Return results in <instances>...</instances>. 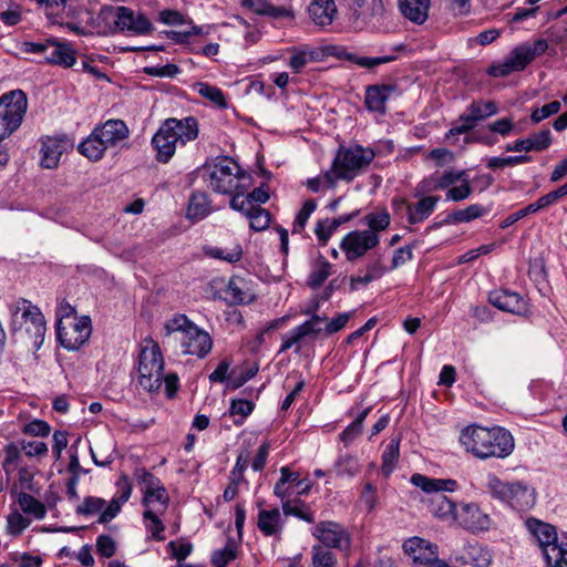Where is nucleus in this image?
Segmentation results:
<instances>
[{
	"instance_id": "obj_1",
	"label": "nucleus",
	"mask_w": 567,
	"mask_h": 567,
	"mask_svg": "<svg viewBox=\"0 0 567 567\" xmlns=\"http://www.w3.org/2000/svg\"><path fill=\"white\" fill-rule=\"evenodd\" d=\"M10 332L14 342L30 351H38L45 338L47 323L40 308L20 298L9 305Z\"/></svg>"
},
{
	"instance_id": "obj_2",
	"label": "nucleus",
	"mask_w": 567,
	"mask_h": 567,
	"mask_svg": "<svg viewBox=\"0 0 567 567\" xmlns=\"http://www.w3.org/2000/svg\"><path fill=\"white\" fill-rule=\"evenodd\" d=\"M460 443L467 452L480 458H504L514 450L512 434L499 426H466L460 434Z\"/></svg>"
},
{
	"instance_id": "obj_3",
	"label": "nucleus",
	"mask_w": 567,
	"mask_h": 567,
	"mask_svg": "<svg viewBox=\"0 0 567 567\" xmlns=\"http://www.w3.org/2000/svg\"><path fill=\"white\" fill-rule=\"evenodd\" d=\"M198 136V122L193 116L184 118H167L159 126L152 138V147L155 158L159 163H168L176 153L177 147H183Z\"/></svg>"
},
{
	"instance_id": "obj_4",
	"label": "nucleus",
	"mask_w": 567,
	"mask_h": 567,
	"mask_svg": "<svg viewBox=\"0 0 567 567\" xmlns=\"http://www.w3.org/2000/svg\"><path fill=\"white\" fill-rule=\"evenodd\" d=\"M138 384L147 392L157 391L163 380L167 395L172 398L177 390V378L173 374L164 378V359L158 344L151 338L142 340L138 354Z\"/></svg>"
},
{
	"instance_id": "obj_5",
	"label": "nucleus",
	"mask_w": 567,
	"mask_h": 567,
	"mask_svg": "<svg viewBox=\"0 0 567 567\" xmlns=\"http://www.w3.org/2000/svg\"><path fill=\"white\" fill-rule=\"evenodd\" d=\"M205 181L214 192L225 195L235 192H247L252 183L250 174L227 156L216 158L206 166Z\"/></svg>"
},
{
	"instance_id": "obj_6",
	"label": "nucleus",
	"mask_w": 567,
	"mask_h": 567,
	"mask_svg": "<svg viewBox=\"0 0 567 567\" xmlns=\"http://www.w3.org/2000/svg\"><path fill=\"white\" fill-rule=\"evenodd\" d=\"M411 483L427 494H434L430 498V511L435 517L454 524L458 507L441 492L456 491L458 483L455 480L434 478L415 473L411 476Z\"/></svg>"
},
{
	"instance_id": "obj_7",
	"label": "nucleus",
	"mask_w": 567,
	"mask_h": 567,
	"mask_svg": "<svg viewBox=\"0 0 567 567\" xmlns=\"http://www.w3.org/2000/svg\"><path fill=\"white\" fill-rule=\"evenodd\" d=\"M166 336L177 334L182 352L205 358L212 350L213 340L207 331L193 323L186 316L176 315L164 324Z\"/></svg>"
},
{
	"instance_id": "obj_8",
	"label": "nucleus",
	"mask_w": 567,
	"mask_h": 567,
	"mask_svg": "<svg viewBox=\"0 0 567 567\" xmlns=\"http://www.w3.org/2000/svg\"><path fill=\"white\" fill-rule=\"evenodd\" d=\"M485 489L493 499L515 511H527L536 503L535 489L527 483L504 482L492 473L486 477Z\"/></svg>"
},
{
	"instance_id": "obj_9",
	"label": "nucleus",
	"mask_w": 567,
	"mask_h": 567,
	"mask_svg": "<svg viewBox=\"0 0 567 567\" xmlns=\"http://www.w3.org/2000/svg\"><path fill=\"white\" fill-rule=\"evenodd\" d=\"M132 491L130 478L122 475L116 482V493L110 502L101 497L87 496L78 506L76 513L84 516L99 515L97 522L106 524L117 516L122 506L130 499Z\"/></svg>"
},
{
	"instance_id": "obj_10",
	"label": "nucleus",
	"mask_w": 567,
	"mask_h": 567,
	"mask_svg": "<svg viewBox=\"0 0 567 567\" xmlns=\"http://www.w3.org/2000/svg\"><path fill=\"white\" fill-rule=\"evenodd\" d=\"M375 154L370 147L358 144L341 146L333 158L331 168L338 181L351 182L368 168Z\"/></svg>"
},
{
	"instance_id": "obj_11",
	"label": "nucleus",
	"mask_w": 567,
	"mask_h": 567,
	"mask_svg": "<svg viewBox=\"0 0 567 567\" xmlns=\"http://www.w3.org/2000/svg\"><path fill=\"white\" fill-rule=\"evenodd\" d=\"M28 109L27 95L21 90L7 92L0 97V143L22 124Z\"/></svg>"
},
{
	"instance_id": "obj_12",
	"label": "nucleus",
	"mask_w": 567,
	"mask_h": 567,
	"mask_svg": "<svg viewBox=\"0 0 567 567\" xmlns=\"http://www.w3.org/2000/svg\"><path fill=\"white\" fill-rule=\"evenodd\" d=\"M134 477L143 494L144 511L165 514L169 504V495L162 482L145 468H136Z\"/></svg>"
},
{
	"instance_id": "obj_13",
	"label": "nucleus",
	"mask_w": 567,
	"mask_h": 567,
	"mask_svg": "<svg viewBox=\"0 0 567 567\" xmlns=\"http://www.w3.org/2000/svg\"><path fill=\"white\" fill-rule=\"evenodd\" d=\"M92 332L89 317L61 318L56 324V337L60 344L66 350L80 349L90 338Z\"/></svg>"
},
{
	"instance_id": "obj_14",
	"label": "nucleus",
	"mask_w": 567,
	"mask_h": 567,
	"mask_svg": "<svg viewBox=\"0 0 567 567\" xmlns=\"http://www.w3.org/2000/svg\"><path fill=\"white\" fill-rule=\"evenodd\" d=\"M101 17L104 20L112 21L118 31L144 35L153 30L151 21L145 16L135 14L133 10L126 7L103 8Z\"/></svg>"
},
{
	"instance_id": "obj_15",
	"label": "nucleus",
	"mask_w": 567,
	"mask_h": 567,
	"mask_svg": "<svg viewBox=\"0 0 567 567\" xmlns=\"http://www.w3.org/2000/svg\"><path fill=\"white\" fill-rule=\"evenodd\" d=\"M311 535L319 540V545L327 549H336L349 554L352 538L349 530L341 524L333 520H323L315 525Z\"/></svg>"
},
{
	"instance_id": "obj_16",
	"label": "nucleus",
	"mask_w": 567,
	"mask_h": 567,
	"mask_svg": "<svg viewBox=\"0 0 567 567\" xmlns=\"http://www.w3.org/2000/svg\"><path fill=\"white\" fill-rule=\"evenodd\" d=\"M498 113V107L493 101H473L466 109V112L460 115L455 124L446 134L445 140L450 141L456 135H461L473 130L480 121L491 117Z\"/></svg>"
},
{
	"instance_id": "obj_17",
	"label": "nucleus",
	"mask_w": 567,
	"mask_h": 567,
	"mask_svg": "<svg viewBox=\"0 0 567 567\" xmlns=\"http://www.w3.org/2000/svg\"><path fill=\"white\" fill-rule=\"evenodd\" d=\"M379 243L380 236L373 230H352L342 238L340 249L348 261H354L377 247Z\"/></svg>"
},
{
	"instance_id": "obj_18",
	"label": "nucleus",
	"mask_w": 567,
	"mask_h": 567,
	"mask_svg": "<svg viewBox=\"0 0 567 567\" xmlns=\"http://www.w3.org/2000/svg\"><path fill=\"white\" fill-rule=\"evenodd\" d=\"M420 198L415 203L406 202L405 199H394L393 205L395 210H405L406 220L409 224H420L426 220L435 210L440 196H423L419 195Z\"/></svg>"
},
{
	"instance_id": "obj_19",
	"label": "nucleus",
	"mask_w": 567,
	"mask_h": 567,
	"mask_svg": "<svg viewBox=\"0 0 567 567\" xmlns=\"http://www.w3.org/2000/svg\"><path fill=\"white\" fill-rule=\"evenodd\" d=\"M454 524L472 533H481L491 528L492 518L476 503H463L457 509Z\"/></svg>"
},
{
	"instance_id": "obj_20",
	"label": "nucleus",
	"mask_w": 567,
	"mask_h": 567,
	"mask_svg": "<svg viewBox=\"0 0 567 567\" xmlns=\"http://www.w3.org/2000/svg\"><path fill=\"white\" fill-rule=\"evenodd\" d=\"M403 550L411 558L413 567H424L440 559L437 546L417 536L406 539L403 543Z\"/></svg>"
},
{
	"instance_id": "obj_21",
	"label": "nucleus",
	"mask_w": 567,
	"mask_h": 567,
	"mask_svg": "<svg viewBox=\"0 0 567 567\" xmlns=\"http://www.w3.org/2000/svg\"><path fill=\"white\" fill-rule=\"evenodd\" d=\"M548 49V42L545 39H536L533 42H524L515 47L507 55L511 65L516 72L523 71L530 64L535 58L540 56Z\"/></svg>"
},
{
	"instance_id": "obj_22",
	"label": "nucleus",
	"mask_w": 567,
	"mask_h": 567,
	"mask_svg": "<svg viewBox=\"0 0 567 567\" xmlns=\"http://www.w3.org/2000/svg\"><path fill=\"white\" fill-rule=\"evenodd\" d=\"M70 147L66 138L47 136L41 140L40 165L47 169L58 167L61 156Z\"/></svg>"
},
{
	"instance_id": "obj_23",
	"label": "nucleus",
	"mask_w": 567,
	"mask_h": 567,
	"mask_svg": "<svg viewBox=\"0 0 567 567\" xmlns=\"http://www.w3.org/2000/svg\"><path fill=\"white\" fill-rule=\"evenodd\" d=\"M203 252L206 257L227 264H236L243 258L241 244L235 238L229 237L228 241L218 245H205Z\"/></svg>"
},
{
	"instance_id": "obj_24",
	"label": "nucleus",
	"mask_w": 567,
	"mask_h": 567,
	"mask_svg": "<svg viewBox=\"0 0 567 567\" xmlns=\"http://www.w3.org/2000/svg\"><path fill=\"white\" fill-rule=\"evenodd\" d=\"M526 524L529 533L536 539L539 548L542 549L544 559H546L547 549L556 545L560 535L557 534L553 525L537 519H528Z\"/></svg>"
},
{
	"instance_id": "obj_25",
	"label": "nucleus",
	"mask_w": 567,
	"mask_h": 567,
	"mask_svg": "<svg viewBox=\"0 0 567 567\" xmlns=\"http://www.w3.org/2000/svg\"><path fill=\"white\" fill-rule=\"evenodd\" d=\"M488 301L497 309L515 315L525 312L526 302L516 292L509 290H494L488 295Z\"/></svg>"
},
{
	"instance_id": "obj_26",
	"label": "nucleus",
	"mask_w": 567,
	"mask_h": 567,
	"mask_svg": "<svg viewBox=\"0 0 567 567\" xmlns=\"http://www.w3.org/2000/svg\"><path fill=\"white\" fill-rule=\"evenodd\" d=\"M257 527L264 536L279 537L285 527V519L279 508L260 509L257 517Z\"/></svg>"
},
{
	"instance_id": "obj_27",
	"label": "nucleus",
	"mask_w": 567,
	"mask_h": 567,
	"mask_svg": "<svg viewBox=\"0 0 567 567\" xmlns=\"http://www.w3.org/2000/svg\"><path fill=\"white\" fill-rule=\"evenodd\" d=\"M95 130L109 148L126 140L130 135V130L122 120H107L102 125L96 126Z\"/></svg>"
},
{
	"instance_id": "obj_28",
	"label": "nucleus",
	"mask_w": 567,
	"mask_h": 567,
	"mask_svg": "<svg viewBox=\"0 0 567 567\" xmlns=\"http://www.w3.org/2000/svg\"><path fill=\"white\" fill-rule=\"evenodd\" d=\"M241 6L259 16H266L275 20L293 19L291 8L275 7L268 0H240Z\"/></svg>"
},
{
	"instance_id": "obj_29",
	"label": "nucleus",
	"mask_w": 567,
	"mask_h": 567,
	"mask_svg": "<svg viewBox=\"0 0 567 567\" xmlns=\"http://www.w3.org/2000/svg\"><path fill=\"white\" fill-rule=\"evenodd\" d=\"M14 499L19 506L18 509L24 516L29 517L30 522L42 520L45 518L48 512L45 504L30 493L17 492Z\"/></svg>"
},
{
	"instance_id": "obj_30",
	"label": "nucleus",
	"mask_w": 567,
	"mask_h": 567,
	"mask_svg": "<svg viewBox=\"0 0 567 567\" xmlns=\"http://www.w3.org/2000/svg\"><path fill=\"white\" fill-rule=\"evenodd\" d=\"M392 92L393 87L385 84L367 86L364 104L368 111L384 114L386 101Z\"/></svg>"
},
{
	"instance_id": "obj_31",
	"label": "nucleus",
	"mask_w": 567,
	"mask_h": 567,
	"mask_svg": "<svg viewBox=\"0 0 567 567\" xmlns=\"http://www.w3.org/2000/svg\"><path fill=\"white\" fill-rule=\"evenodd\" d=\"M308 12L319 27H327L332 23L337 14V6L334 0H313L308 7Z\"/></svg>"
},
{
	"instance_id": "obj_32",
	"label": "nucleus",
	"mask_w": 567,
	"mask_h": 567,
	"mask_svg": "<svg viewBox=\"0 0 567 567\" xmlns=\"http://www.w3.org/2000/svg\"><path fill=\"white\" fill-rule=\"evenodd\" d=\"M45 60L48 63L71 68L75 64V52L68 43L58 42L50 39V49L47 52Z\"/></svg>"
},
{
	"instance_id": "obj_33",
	"label": "nucleus",
	"mask_w": 567,
	"mask_h": 567,
	"mask_svg": "<svg viewBox=\"0 0 567 567\" xmlns=\"http://www.w3.org/2000/svg\"><path fill=\"white\" fill-rule=\"evenodd\" d=\"M456 560L463 565H471L473 567H488L492 563L491 553L477 543L466 544L464 546V554L457 557Z\"/></svg>"
},
{
	"instance_id": "obj_34",
	"label": "nucleus",
	"mask_w": 567,
	"mask_h": 567,
	"mask_svg": "<svg viewBox=\"0 0 567 567\" xmlns=\"http://www.w3.org/2000/svg\"><path fill=\"white\" fill-rule=\"evenodd\" d=\"M0 457L1 468L7 476V481H9L11 475L14 474L17 470L23 466V455L21 449L14 442L8 443L2 449Z\"/></svg>"
},
{
	"instance_id": "obj_35",
	"label": "nucleus",
	"mask_w": 567,
	"mask_h": 567,
	"mask_svg": "<svg viewBox=\"0 0 567 567\" xmlns=\"http://www.w3.org/2000/svg\"><path fill=\"white\" fill-rule=\"evenodd\" d=\"M431 0H400V11L410 21L421 24L427 19Z\"/></svg>"
},
{
	"instance_id": "obj_36",
	"label": "nucleus",
	"mask_w": 567,
	"mask_h": 567,
	"mask_svg": "<svg viewBox=\"0 0 567 567\" xmlns=\"http://www.w3.org/2000/svg\"><path fill=\"white\" fill-rule=\"evenodd\" d=\"M107 148L95 128L78 146L79 152L91 161L101 159Z\"/></svg>"
},
{
	"instance_id": "obj_37",
	"label": "nucleus",
	"mask_w": 567,
	"mask_h": 567,
	"mask_svg": "<svg viewBox=\"0 0 567 567\" xmlns=\"http://www.w3.org/2000/svg\"><path fill=\"white\" fill-rule=\"evenodd\" d=\"M164 514L143 511V524L146 529V538L156 542L165 540V524L162 519Z\"/></svg>"
},
{
	"instance_id": "obj_38",
	"label": "nucleus",
	"mask_w": 567,
	"mask_h": 567,
	"mask_svg": "<svg viewBox=\"0 0 567 567\" xmlns=\"http://www.w3.org/2000/svg\"><path fill=\"white\" fill-rule=\"evenodd\" d=\"M194 91L198 93L199 96L207 100L214 106L225 110L229 106L228 100L224 92L207 82H197L193 86Z\"/></svg>"
},
{
	"instance_id": "obj_39",
	"label": "nucleus",
	"mask_w": 567,
	"mask_h": 567,
	"mask_svg": "<svg viewBox=\"0 0 567 567\" xmlns=\"http://www.w3.org/2000/svg\"><path fill=\"white\" fill-rule=\"evenodd\" d=\"M212 213L210 202L207 194L194 193L189 198L187 207V218L198 221L207 217Z\"/></svg>"
},
{
	"instance_id": "obj_40",
	"label": "nucleus",
	"mask_w": 567,
	"mask_h": 567,
	"mask_svg": "<svg viewBox=\"0 0 567 567\" xmlns=\"http://www.w3.org/2000/svg\"><path fill=\"white\" fill-rule=\"evenodd\" d=\"M333 468L337 476L353 478L360 473L361 464L357 456L351 454H341L337 457Z\"/></svg>"
},
{
	"instance_id": "obj_41",
	"label": "nucleus",
	"mask_w": 567,
	"mask_h": 567,
	"mask_svg": "<svg viewBox=\"0 0 567 567\" xmlns=\"http://www.w3.org/2000/svg\"><path fill=\"white\" fill-rule=\"evenodd\" d=\"M333 265L320 256L312 265L308 277V285L316 289L320 287L331 275Z\"/></svg>"
},
{
	"instance_id": "obj_42",
	"label": "nucleus",
	"mask_w": 567,
	"mask_h": 567,
	"mask_svg": "<svg viewBox=\"0 0 567 567\" xmlns=\"http://www.w3.org/2000/svg\"><path fill=\"white\" fill-rule=\"evenodd\" d=\"M16 472L18 475L11 488L12 496H16L17 492H39V487L34 482V471L31 467L24 465Z\"/></svg>"
},
{
	"instance_id": "obj_43",
	"label": "nucleus",
	"mask_w": 567,
	"mask_h": 567,
	"mask_svg": "<svg viewBox=\"0 0 567 567\" xmlns=\"http://www.w3.org/2000/svg\"><path fill=\"white\" fill-rule=\"evenodd\" d=\"M553 205L549 197L546 195L539 197L535 203L527 205L526 207L508 215L502 223L501 227L506 228L518 221L519 219L539 212L543 208Z\"/></svg>"
},
{
	"instance_id": "obj_44",
	"label": "nucleus",
	"mask_w": 567,
	"mask_h": 567,
	"mask_svg": "<svg viewBox=\"0 0 567 567\" xmlns=\"http://www.w3.org/2000/svg\"><path fill=\"white\" fill-rule=\"evenodd\" d=\"M547 567H567V533H561L554 547L547 549Z\"/></svg>"
},
{
	"instance_id": "obj_45",
	"label": "nucleus",
	"mask_w": 567,
	"mask_h": 567,
	"mask_svg": "<svg viewBox=\"0 0 567 567\" xmlns=\"http://www.w3.org/2000/svg\"><path fill=\"white\" fill-rule=\"evenodd\" d=\"M312 328L309 322H302L282 336L280 352L298 346L305 338L312 337Z\"/></svg>"
},
{
	"instance_id": "obj_46",
	"label": "nucleus",
	"mask_w": 567,
	"mask_h": 567,
	"mask_svg": "<svg viewBox=\"0 0 567 567\" xmlns=\"http://www.w3.org/2000/svg\"><path fill=\"white\" fill-rule=\"evenodd\" d=\"M6 520V532L12 537L20 536L32 523L30 518L24 516L18 508L11 509Z\"/></svg>"
},
{
	"instance_id": "obj_47",
	"label": "nucleus",
	"mask_w": 567,
	"mask_h": 567,
	"mask_svg": "<svg viewBox=\"0 0 567 567\" xmlns=\"http://www.w3.org/2000/svg\"><path fill=\"white\" fill-rule=\"evenodd\" d=\"M308 62H321L328 56L341 58L343 48L337 45L310 47L303 45Z\"/></svg>"
},
{
	"instance_id": "obj_48",
	"label": "nucleus",
	"mask_w": 567,
	"mask_h": 567,
	"mask_svg": "<svg viewBox=\"0 0 567 567\" xmlns=\"http://www.w3.org/2000/svg\"><path fill=\"white\" fill-rule=\"evenodd\" d=\"M238 544L234 539H228L225 547L217 549L212 555L214 567H227V565L237 558Z\"/></svg>"
},
{
	"instance_id": "obj_49",
	"label": "nucleus",
	"mask_w": 567,
	"mask_h": 567,
	"mask_svg": "<svg viewBox=\"0 0 567 567\" xmlns=\"http://www.w3.org/2000/svg\"><path fill=\"white\" fill-rule=\"evenodd\" d=\"M400 456V440L392 439L382 455V473L389 476L395 468Z\"/></svg>"
},
{
	"instance_id": "obj_50",
	"label": "nucleus",
	"mask_w": 567,
	"mask_h": 567,
	"mask_svg": "<svg viewBox=\"0 0 567 567\" xmlns=\"http://www.w3.org/2000/svg\"><path fill=\"white\" fill-rule=\"evenodd\" d=\"M338 182L336 174L330 167L322 175L308 178L306 182V186L312 193H320L329 188H333Z\"/></svg>"
},
{
	"instance_id": "obj_51",
	"label": "nucleus",
	"mask_w": 567,
	"mask_h": 567,
	"mask_svg": "<svg viewBox=\"0 0 567 567\" xmlns=\"http://www.w3.org/2000/svg\"><path fill=\"white\" fill-rule=\"evenodd\" d=\"M341 58L347 59V60L353 62L354 64H357L358 66L364 68V69H374L381 64L391 62L393 60V58L390 55L374 56V58L362 56V55H358L354 53H349L346 51V49H343Z\"/></svg>"
},
{
	"instance_id": "obj_52",
	"label": "nucleus",
	"mask_w": 567,
	"mask_h": 567,
	"mask_svg": "<svg viewBox=\"0 0 567 567\" xmlns=\"http://www.w3.org/2000/svg\"><path fill=\"white\" fill-rule=\"evenodd\" d=\"M246 217L249 219L250 228L256 231L267 229L270 224V214L259 205L247 209Z\"/></svg>"
},
{
	"instance_id": "obj_53",
	"label": "nucleus",
	"mask_w": 567,
	"mask_h": 567,
	"mask_svg": "<svg viewBox=\"0 0 567 567\" xmlns=\"http://www.w3.org/2000/svg\"><path fill=\"white\" fill-rule=\"evenodd\" d=\"M312 567H337L336 555L321 545H313L311 548Z\"/></svg>"
},
{
	"instance_id": "obj_54",
	"label": "nucleus",
	"mask_w": 567,
	"mask_h": 567,
	"mask_svg": "<svg viewBox=\"0 0 567 567\" xmlns=\"http://www.w3.org/2000/svg\"><path fill=\"white\" fill-rule=\"evenodd\" d=\"M486 209L480 204H472L464 209L454 212L449 216V221L453 224L468 223L482 217Z\"/></svg>"
},
{
	"instance_id": "obj_55",
	"label": "nucleus",
	"mask_w": 567,
	"mask_h": 567,
	"mask_svg": "<svg viewBox=\"0 0 567 567\" xmlns=\"http://www.w3.org/2000/svg\"><path fill=\"white\" fill-rule=\"evenodd\" d=\"M369 410L362 411L357 419L350 423L340 434V441L346 445H350L361 433L362 423L367 417Z\"/></svg>"
},
{
	"instance_id": "obj_56",
	"label": "nucleus",
	"mask_w": 567,
	"mask_h": 567,
	"mask_svg": "<svg viewBox=\"0 0 567 567\" xmlns=\"http://www.w3.org/2000/svg\"><path fill=\"white\" fill-rule=\"evenodd\" d=\"M317 209L315 199H307L296 215L292 224V234H301L312 213Z\"/></svg>"
},
{
	"instance_id": "obj_57",
	"label": "nucleus",
	"mask_w": 567,
	"mask_h": 567,
	"mask_svg": "<svg viewBox=\"0 0 567 567\" xmlns=\"http://www.w3.org/2000/svg\"><path fill=\"white\" fill-rule=\"evenodd\" d=\"M530 152H544L553 144L551 132L546 128L534 132L527 136Z\"/></svg>"
},
{
	"instance_id": "obj_58",
	"label": "nucleus",
	"mask_w": 567,
	"mask_h": 567,
	"mask_svg": "<svg viewBox=\"0 0 567 567\" xmlns=\"http://www.w3.org/2000/svg\"><path fill=\"white\" fill-rule=\"evenodd\" d=\"M364 223L369 227L367 230H373L379 235V231L385 230L389 227L391 217L386 210H380L367 214L364 216Z\"/></svg>"
},
{
	"instance_id": "obj_59",
	"label": "nucleus",
	"mask_w": 567,
	"mask_h": 567,
	"mask_svg": "<svg viewBox=\"0 0 567 567\" xmlns=\"http://www.w3.org/2000/svg\"><path fill=\"white\" fill-rule=\"evenodd\" d=\"M303 506L305 504L300 501L282 502V513L286 516L292 515L307 523H312L315 519L313 514L308 509H303Z\"/></svg>"
},
{
	"instance_id": "obj_60",
	"label": "nucleus",
	"mask_w": 567,
	"mask_h": 567,
	"mask_svg": "<svg viewBox=\"0 0 567 567\" xmlns=\"http://www.w3.org/2000/svg\"><path fill=\"white\" fill-rule=\"evenodd\" d=\"M226 295L235 303H247L251 299L250 293L243 288V281L238 279L229 280Z\"/></svg>"
},
{
	"instance_id": "obj_61",
	"label": "nucleus",
	"mask_w": 567,
	"mask_h": 567,
	"mask_svg": "<svg viewBox=\"0 0 567 567\" xmlns=\"http://www.w3.org/2000/svg\"><path fill=\"white\" fill-rule=\"evenodd\" d=\"M530 161V157L527 155H516V156H507V157H488L486 159V166L491 169L504 168L507 166H515L527 163Z\"/></svg>"
},
{
	"instance_id": "obj_62",
	"label": "nucleus",
	"mask_w": 567,
	"mask_h": 567,
	"mask_svg": "<svg viewBox=\"0 0 567 567\" xmlns=\"http://www.w3.org/2000/svg\"><path fill=\"white\" fill-rule=\"evenodd\" d=\"M458 186H452L446 192V200L461 202L470 197L472 194L471 183L467 173L463 179L458 181Z\"/></svg>"
},
{
	"instance_id": "obj_63",
	"label": "nucleus",
	"mask_w": 567,
	"mask_h": 567,
	"mask_svg": "<svg viewBox=\"0 0 567 567\" xmlns=\"http://www.w3.org/2000/svg\"><path fill=\"white\" fill-rule=\"evenodd\" d=\"M167 550L174 559H176L178 563H182L190 555L193 546L188 540L185 539L171 540L167 544Z\"/></svg>"
},
{
	"instance_id": "obj_64",
	"label": "nucleus",
	"mask_w": 567,
	"mask_h": 567,
	"mask_svg": "<svg viewBox=\"0 0 567 567\" xmlns=\"http://www.w3.org/2000/svg\"><path fill=\"white\" fill-rule=\"evenodd\" d=\"M255 405L251 401L246 399H235L231 401L229 411L234 416H239L235 423L241 424L244 420L252 412Z\"/></svg>"
}]
</instances>
